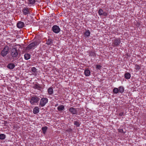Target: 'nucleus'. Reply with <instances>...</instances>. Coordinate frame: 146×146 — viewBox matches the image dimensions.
Returning <instances> with one entry per match:
<instances>
[{
    "label": "nucleus",
    "mask_w": 146,
    "mask_h": 146,
    "mask_svg": "<svg viewBox=\"0 0 146 146\" xmlns=\"http://www.w3.org/2000/svg\"><path fill=\"white\" fill-rule=\"evenodd\" d=\"M40 99L36 96L35 95L31 97L30 99V102L32 105H36L38 104Z\"/></svg>",
    "instance_id": "obj_1"
},
{
    "label": "nucleus",
    "mask_w": 146,
    "mask_h": 146,
    "mask_svg": "<svg viewBox=\"0 0 146 146\" xmlns=\"http://www.w3.org/2000/svg\"><path fill=\"white\" fill-rule=\"evenodd\" d=\"M78 108L71 107L69 109V111L73 115H76L78 113Z\"/></svg>",
    "instance_id": "obj_7"
},
{
    "label": "nucleus",
    "mask_w": 146,
    "mask_h": 146,
    "mask_svg": "<svg viewBox=\"0 0 146 146\" xmlns=\"http://www.w3.org/2000/svg\"><path fill=\"white\" fill-rule=\"evenodd\" d=\"M124 76L126 79H128L130 78L131 77V74L127 72L125 73Z\"/></svg>",
    "instance_id": "obj_19"
},
{
    "label": "nucleus",
    "mask_w": 146,
    "mask_h": 146,
    "mask_svg": "<svg viewBox=\"0 0 146 146\" xmlns=\"http://www.w3.org/2000/svg\"><path fill=\"white\" fill-rule=\"evenodd\" d=\"M52 30L54 32L56 33H59L60 31V29L59 27L56 25H54L52 27Z\"/></svg>",
    "instance_id": "obj_8"
},
{
    "label": "nucleus",
    "mask_w": 146,
    "mask_h": 146,
    "mask_svg": "<svg viewBox=\"0 0 146 146\" xmlns=\"http://www.w3.org/2000/svg\"><path fill=\"white\" fill-rule=\"evenodd\" d=\"M113 93H114L115 94H117L119 93V91L118 90V88H114L113 90Z\"/></svg>",
    "instance_id": "obj_25"
},
{
    "label": "nucleus",
    "mask_w": 146,
    "mask_h": 146,
    "mask_svg": "<svg viewBox=\"0 0 146 146\" xmlns=\"http://www.w3.org/2000/svg\"><path fill=\"white\" fill-rule=\"evenodd\" d=\"M141 68L140 66L139 65L136 64L135 66V69L137 71L139 70Z\"/></svg>",
    "instance_id": "obj_27"
},
{
    "label": "nucleus",
    "mask_w": 146,
    "mask_h": 146,
    "mask_svg": "<svg viewBox=\"0 0 146 146\" xmlns=\"http://www.w3.org/2000/svg\"><path fill=\"white\" fill-rule=\"evenodd\" d=\"M124 112H122L120 113L119 114V115L120 116H122L123 115H124Z\"/></svg>",
    "instance_id": "obj_34"
},
{
    "label": "nucleus",
    "mask_w": 146,
    "mask_h": 146,
    "mask_svg": "<svg viewBox=\"0 0 146 146\" xmlns=\"http://www.w3.org/2000/svg\"><path fill=\"white\" fill-rule=\"evenodd\" d=\"M89 55L91 56H96V55L95 53L93 51H90L89 52Z\"/></svg>",
    "instance_id": "obj_28"
},
{
    "label": "nucleus",
    "mask_w": 146,
    "mask_h": 146,
    "mask_svg": "<svg viewBox=\"0 0 146 146\" xmlns=\"http://www.w3.org/2000/svg\"><path fill=\"white\" fill-rule=\"evenodd\" d=\"M98 14L99 15H103L104 16L106 17L108 15L107 13L104 12L102 9H100L99 10L98 12Z\"/></svg>",
    "instance_id": "obj_10"
},
{
    "label": "nucleus",
    "mask_w": 146,
    "mask_h": 146,
    "mask_svg": "<svg viewBox=\"0 0 146 146\" xmlns=\"http://www.w3.org/2000/svg\"><path fill=\"white\" fill-rule=\"evenodd\" d=\"M74 124L77 127H79L80 126L81 123L80 122L77 121H74Z\"/></svg>",
    "instance_id": "obj_23"
},
{
    "label": "nucleus",
    "mask_w": 146,
    "mask_h": 146,
    "mask_svg": "<svg viewBox=\"0 0 146 146\" xmlns=\"http://www.w3.org/2000/svg\"><path fill=\"white\" fill-rule=\"evenodd\" d=\"M90 32L89 30H86L84 33V35L85 37H87L90 36Z\"/></svg>",
    "instance_id": "obj_17"
},
{
    "label": "nucleus",
    "mask_w": 146,
    "mask_h": 146,
    "mask_svg": "<svg viewBox=\"0 0 146 146\" xmlns=\"http://www.w3.org/2000/svg\"><path fill=\"white\" fill-rule=\"evenodd\" d=\"M66 131L68 132V133H71L72 132V130L70 128H69L68 129H67Z\"/></svg>",
    "instance_id": "obj_31"
},
{
    "label": "nucleus",
    "mask_w": 146,
    "mask_h": 146,
    "mask_svg": "<svg viewBox=\"0 0 146 146\" xmlns=\"http://www.w3.org/2000/svg\"><path fill=\"white\" fill-rule=\"evenodd\" d=\"M96 66V68L98 69H100L101 68V66L100 65H97Z\"/></svg>",
    "instance_id": "obj_32"
},
{
    "label": "nucleus",
    "mask_w": 146,
    "mask_h": 146,
    "mask_svg": "<svg viewBox=\"0 0 146 146\" xmlns=\"http://www.w3.org/2000/svg\"><path fill=\"white\" fill-rule=\"evenodd\" d=\"M39 112V108L38 107H35L33 110V113L34 114H36Z\"/></svg>",
    "instance_id": "obj_16"
},
{
    "label": "nucleus",
    "mask_w": 146,
    "mask_h": 146,
    "mask_svg": "<svg viewBox=\"0 0 146 146\" xmlns=\"http://www.w3.org/2000/svg\"><path fill=\"white\" fill-rule=\"evenodd\" d=\"M48 102V99L46 98H42L40 100L39 106L41 107L44 106Z\"/></svg>",
    "instance_id": "obj_4"
},
{
    "label": "nucleus",
    "mask_w": 146,
    "mask_h": 146,
    "mask_svg": "<svg viewBox=\"0 0 146 146\" xmlns=\"http://www.w3.org/2000/svg\"><path fill=\"white\" fill-rule=\"evenodd\" d=\"M9 50V47L8 46H5L1 52V55L3 57H5L8 54Z\"/></svg>",
    "instance_id": "obj_3"
},
{
    "label": "nucleus",
    "mask_w": 146,
    "mask_h": 146,
    "mask_svg": "<svg viewBox=\"0 0 146 146\" xmlns=\"http://www.w3.org/2000/svg\"><path fill=\"white\" fill-rule=\"evenodd\" d=\"M31 69V71L34 72H35L36 71V68L35 67H33Z\"/></svg>",
    "instance_id": "obj_30"
},
{
    "label": "nucleus",
    "mask_w": 146,
    "mask_h": 146,
    "mask_svg": "<svg viewBox=\"0 0 146 146\" xmlns=\"http://www.w3.org/2000/svg\"><path fill=\"white\" fill-rule=\"evenodd\" d=\"M53 43V40L52 39L50 38H48V39H46V44L47 45H49Z\"/></svg>",
    "instance_id": "obj_13"
},
{
    "label": "nucleus",
    "mask_w": 146,
    "mask_h": 146,
    "mask_svg": "<svg viewBox=\"0 0 146 146\" xmlns=\"http://www.w3.org/2000/svg\"><path fill=\"white\" fill-rule=\"evenodd\" d=\"M24 23L22 21H19L17 23V26L18 28L19 29L23 28L24 26Z\"/></svg>",
    "instance_id": "obj_11"
},
{
    "label": "nucleus",
    "mask_w": 146,
    "mask_h": 146,
    "mask_svg": "<svg viewBox=\"0 0 146 146\" xmlns=\"http://www.w3.org/2000/svg\"><path fill=\"white\" fill-rule=\"evenodd\" d=\"M118 131L120 133H123L124 134V133L123 132V130L122 129H119L118 130Z\"/></svg>",
    "instance_id": "obj_33"
},
{
    "label": "nucleus",
    "mask_w": 146,
    "mask_h": 146,
    "mask_svg": "<svg viewBox=\"0 0 146 146\" xmlns=\"http://www.w3.org/2000/svg\"><path fill=\"white\" fill-rule=\"evenodd\" d=\"M5 138V135L3 134H0V139L3 140Z\"/></svg>",
    "instance_id": "obj_26"
},
{
    "label": "nucleus",
    "mask_w": 146,
    "mask_h": 146,
    "mask_svg": "<svg viewBox=\"0 0 146 146\" xmlns=\"http://www.w3.org/2000/svg\"><path fill=\"white\" fill-rule=\"evenodd\" d=\"M47 92L49 95H51L53 93V89L52 87H49L48 89Z\"/></svg>",
    "instance_id": "obj_15"
},
{
    "label": "nucleus",
    "mask_w": 146,
    "mask_h": 146,
    "mask_svg": "<svg viewBox=\"0 0 146 146\" xmlns=\"http://www.w3.org/2000/svg\"><path fill=\"white\" fill-rule=\"evenodd\" d=\"M33 88L36 89L38 90H40L41 89H42V88L41 86L38 84H34Z\"/></svg>",
    "instance_id": "obj_12"
},
{
    "label": "nucleus",
    "mask_w": 146,
    "mask_h": 146,
    "mask_svg": "<svg viewBox=\"0 0 146 146\" xmlns=\"http://www.w3.org/2000/svg\"><path fill=\"white\" fill-rule=\"evenodd\" d=\"M31 58L30 55L28 53L25 54L24 55V58L26 60H28Z\"/></svg>",
    "instance_id": "obj_20"
},
{
    "label": "nucleus",
    "mask_w": 146,
    "mask_h": 146,
    "mask_svg": "<svg viewBox=\"0 0 146 146\" xmlns=\"http://www.w3.org/2000/svg\"><path fill=\"white\" fill-rule=\"evenodd\" d=\"M90 72L89 70L86 69L84 71V74L86 76H88L90 74Z\"/></svg>",
    "instance_id": "obj_18"
},
{
    "label": "nucleus",
    "mask_w": 146,
    "mask_h": 146,
    "mask_svg": "<svg viewBox=\"0 0 146 146\" xmlns=\"http://www.w3.org/2000/svg\"><path fill=\"white\" fill-rule=\"evenodd\" d=\"M119 92L121 93H123L124 90V88L122 86H120L118 88Z\"/></svg>",
    "instance_id": "obj_21"
},
{
    "label": "nucleus",
    "mask_w": 146,
    "mask_h": 146,
    "mask_svg": "<svg viewBox=\"0 0 146 146\" xmlns=\"http://www.w3.org/2000/svg\"><path fill=\"white\" fill-rule=\"evenodd\" d=\"M47 128V127L46 126H45V127H42V130L43 131V133L44 134H45Z\"/></svg>",
    "instance_id": "obj_24"
},
{
    "label": "nucleus",
    "mask_w": 146,
    "mask_h": 146,
    "mask_svg": "<svg viewBox=\"0 0 146 146\" xmlns=\"http://www.w3.org/2000/svg\"><path fill=\"white\" fill-rule=\"evenodd\" d=\"M35 0H28V4H33L35 3Z\"/></svg>",
    "instance_id": "obj_29"
},
{
    "label": "nucleus",
    "mask_w": 146,
    "mask_h": 146,
    "mask_svg": "<svg viewBox=\"0 0 146 146\" xmlns=\"http://www.w3.org/2000/svg\"><path fill=\"white\" fill-rule=\"evenodd\" d=\"M7 67L9 69H13L15 67V65L13 63H10L8 64Z\"/></svg>",
    "instance_id": "obj_14"
},
{
    "label": "nucleus",
    "mask_w": 146,
    "mask_h": 146,
    "mask_svg": "<svg viewBox=\"0 0 146 146\" xmlns=\"http://www.w3.org/2000/svg\"><path fill=\"white\" fill-rule=\"evenodd\" d=\"M10 54L13 58H17L19 57L18 50L16 48H13L11 49Z\"/></svg>",
    "instance_id": "obj_2"
},
{
    "label": "nucleus",
    "mask_w": 146,
    "mask_h": 146,
    "mask_svg": "<svg viewBox=\"0 0 146 146\" xmlns=\"http://www.w3.org/2000/svg\"><path fill=\"white\" fill-rule=\"evenodd\" d=\"M30 9L27 7H24L22 11L23 13V14L25 15H28L29 14H30Z\"/></svg>",
    "instance_id": "obj_9"
},
{
    "label": "nucleus",
    "mask_w": 146,
    "mask_h": 146,
    "mask_svg": "<svg viewBox=\"0 0 146 146\" xmlns=\"http://www.w3.org/2000/svg\"><path fill=\"white\" fill-rule=\"evenodd\" d=\"M38 42H32L29 44L27 47V49L30 50L34 48L38 44Z\"/></svg>",
    "instance_id": "obj_6"
},
{
    "label": "nucleus",
    "mask_w": 146,
    "mask_h": 146,
    "mask_svg": "<svg viewBox=\"0 0 146 146\" xmlns=\"http://www.w3.org/2000/svg\"><path fill=\"white\" fill-rule=\"evenodd\" d=\"M112 45L114 47L118 46L121 42L120 40L118 38H115L113 40H112Z\"/></svg>",
    "instance_id": "obj_5"
},
{
    "label": "nucleus",
    "mask_w": 146,
    "mask_h": 146,
    "mask_svg": "<svg viewBox=\"0 0 146 146\" xmlns=\"http://www.w3.org/2000/svg\"><path fill=\"white\" fill-rule=\"evenodd\" d=\"M64 106L62 105H60L57 107V110L59 111H62L64 110Z\"/></svg>",
    "instance_id": "obj_22"
}]
</instances>
